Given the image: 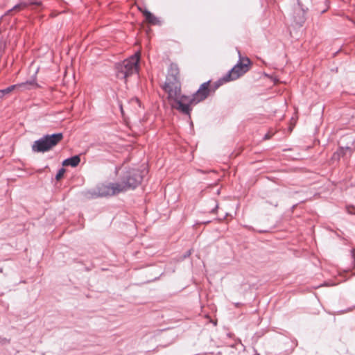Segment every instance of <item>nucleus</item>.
Returning a JSON list of instances; mask_svg holds the SVG:
<instances>
[{
  "mask_svg": "<svg viewBox=\"0 0 355 355\" xmlns=\"http://www.w3.org/2000/svg\"><path fill=\"white\" fill-rule=\"evenodd\" d=\"M80 162L79 155H74L64 159L62 162L63 166H71L72 167L77 166Z\"/></svg>",
  "mask_w": 355,
  "mask_h": 355,
  "instance_id": "obj_13",
  "label": "nucleus"
},
{
  "mask_svg": "<svg viewBox=\"0 0 355 355\" xmlns=\"http://www.w3.org/2000/svg\"><path fill=\"white\" fill-rule=\"evenodd\" d=\"M172 107L183 114L190 116L192 106L196 105L191 96L181 95L172 98Z\"/></svg>",
  "mask_w": 355,
  "mask_h": 355,
  "instance_id": "obj_5",
  "label": "nucleus"
},
{
  "mask_svg": "<svg viewBox=\"0 0 355 355\" xmlns=\"http://www.w3.org/2000/svg\"><path fill=\"white\" fill-rule=\"evenodd\" d=\"M274 205H275V207H277V202H275V203L274 204Z\"/></svg>",
  "mask_w": 355,
  "mask_h": 355,
  "instance_id": "obj_21",
  "label": "nucleus"
},
{
  "mask_svg": "<svg viewBox=\"0 0 355 355\" xmlns=\"http://www.w3.org/2000/svg\"><path fill=\"white\" fill-rule=\"evenodd\" d=\"M271 137H272V135H271L269 132H268L267 134H266V135H264V137H263V139H265V140H266V139H270V138H271Z\"/></svg>",
  "mask_w": 355,
  "mask_h": 355,
  "instance_id": "obj_20",
  "label": "nucleus"
},
{
  "mask_svg": "<svg viewBox=\"0 0 355 355\" xmlns=\"http://www.w3.org/2000/svg\"><path fill=\"white\" fill-rule=\"evenodd\" d=\"M297 4L300 9V13L298 14L297 16H295V21L296 24H299L300 26H302V24L304 23L306 20V10L302 7V5L300 3V0H297Z\"/></svg>",
  "mask_w": 355,
  "mask_h": 355,
  "instance_id": "obj_12",
  "label": "nucleus"
},
{
  "mask_svg": "<svg viewBox=\"0 0 355 355\" xmlns=\"http://www.w3.org/2000/svg\"><path fill=\"white\" fill-rule=\"evenodd\" d=\"M3 272L2 268H0V273Z\"/></svg>",
  "mask_w": 355,
  "mask_h": 355,
  "instance_id": "obj_22",
  "label": "nucleus"
},
{
  "mask_svg": "<svg viewBox=\"0 0 355 355\" xmlns=\"http://www.w3.org/2000/svg\"><path fill=\"white\" fill-rule=\"evenodd\" d=\"M191 254V250H187L183 255H182V259H187L189 257Z\"/></svg>",
  "mask_w": 355,
  "mask_h": 355,
  "instance_id": "obj_19",
  "label": "nucleus"
},
{
  "mask_svg": "<svg viewBox=\"0 0 355 355\" xmlns=\"http://www.w3.org/2000/svg\"><path fill=\"white\" fill-rule=\"evenodd\" d=\"M139 10L142 12L144 15L146 21L151 24V25H161V21L155 17L153 13H151L150 11H148L146 9L142 10L141 8H139Z\"/></svg>",
  "mask_w": 355,
  "mask_h": 355,
  "instance_id": "obj_10",
  "label": "nucleus"
},
{
  "mask_svg": "<svg viewBox=\"0 0 355 355\" xmlns=\"http://www.w3.org/2000/svg\"><path fill=\"white\" fill-rule=\"evenodd\" d=\"M98 196L100 197H106L116 195L121 193L119 188V183H109L108 184H102L97 188Z\"/></svg>",
  "mask_w": 355,
  "mask_h": 355,
  "instance_id": "obj_7",
  "label": "nucleus"
},
{
  "mask_svg": "<svg viewBox=\"0 0 355 355\" xmlns=\"http://www.w3.org/2000/svg\"><path fill=\"white\" fill-rule=\"evenodd\" d=\"M225 82L223 78L222 80H218V81L215 82L211 87H209L211 90L214 92L216 89H217L222 84L223 82Z\"/></svg>",
  "mask_w": 355,
  "mask_h": 355,
  "instance_id": "obj_16",
  "label": "nucleus"
},
{
  "mask_svg": "<svg viewBox=\"0 0 355 355\" xmlns=\"http://www.w3.org/2000/svg\"><path fill=\"white\" fill-rule=\"evenodd\" d=\"M31 85H37L35 81H26L25 83H22L20 84H16L10 85L5 89H0V98H3L6 95L10 94L17 87H24V89H30L28 86Z\"/></svg>",
  "mask_w": 355,
  "mask_h": 355,
  "instance_id": "obj_9",
  "label": "nucleus"
},
{
  "mask_svg": "<svg viewBox=\"0 0 355 355\" xmlns=\"http://www.w3.org/2000/svg\"><path fill=\"white\" fill-rule=\"evenodd\" d=\"M179 69L175 64L170 65L168 72L166 76H172L173 78H178Z\"/></svg>",
  "mask_w": 355,
  "mask_h": 355,
  "instance_id": "obj_14",
  "label": "nucleus"
},
{
  "mask_svg": "<svg viewBox=\"0 0 355 355\" xmlns=\"http://www.w3.org/2000/svg\"><path fill=\"white\" fill-rule=\"evenodd\" d=\"M25 7V4L19 3L12 7V8L8 10V12H10L13 10H20L22 8Z\"/></svg>",
  "mask_w": 355,
  "mask_h": 355,
  "instance_id": "obj_18",
  "label": "nucleus"
},
{
  "mask_svg": "<svg viewBox=\"0 0 355 355\" xmlns=\"http://www.w3.org/2000/svg\"><path fill=\"white\" fill-rule=\"evenodd\" d=\"M143 176L141 172L136 169H130L125 173L119 183L121 192L133 190L141 182Z\"/></svg>",
  "mask_w": 355,
  "mask_h": 355,
  "instance_id": "obj_3",
  "label": "nucleus"
},
{
  "mask_svg": "<svg viewBox=\"0 0 355 355\" xmlns=\"http://www.w3.org/2000/svg\"><path fill=\"white\" fill-rule=\"evenodd\" d=\"M85 196L87 198H92V199L100 198V196H98V192L97 189H92V190L87 191Z\"/></svg>",
  "mask_w": 355,
  "mask_h": 355,
  "instance_id": "obj_15",
  "label": "nucleus"
},
{
  "mask_svg": "<svg viewBox=\"0 0 355 355\" xmlns=\"http://www.w3.org/2000/svg\"><path fill=\"white\" fill-rule=\"evenodd\" d=\"M209 84V80L202 83L200 86L199 89L192 96H191L192 97L193 102L198 104L209 96L211 92Z\"/></svg>",
  "mask_w": 355,
  "mask_h": 355,
  "instance_id": "obj_8",
  "label": "nucleus"
},
{
  "mask_svg": "<svg viewBox=\"0 0 355 355\" xmlns=\"http://www.w3.org/2000/svg\"><path fill=\"white\" fill-rule=\"evenodd\" d=\"M163 89L168 94V98L172 99L180 96L181 92V86L178 78L166 76Z\"/></svg>",
  "mask_w": 355,
  "mask_h": 355,
  "instance_id": "obj_6",
  "label": "nucleus"
},
{
  "mask_svg": "<svg viewBox=\"0 0 355 355\" xmlns=\"http://www.w3.org/2000/svg\"><path fill=\"white\" fill-rule=\"evenodd\" d=\"M63 139L62 133L45 135L34 141L32 150L36 153H45L55 146Z\"/></svg>",
  "mask_w": 355,
  "mask_h": 355,
  "instance_id": "obj_2",
  "label": "nucleus"
},
{
  "mask_svg": "<svg viewBox=\"0 0 355 355\" xmlns=\"http://www.w3.org/2000/svg\"><path fill=\"white\" fill-rule=\"evenodd\" d=\"M352 154V149L349 147H340L333 155L332 158L335 160L340 159V157L345 156L351 157Z\"/></svg>",
  "mask_w": 355,
  "mask_h": 355,
  "instance_id": "obj_11",
  "label": "nucleus"
},
{
  "mask_svg": "<svg viewBox=\"0 0 355 355\" xmlns=\"http://www.w3.org/2000/svg\"><path fill=\"white\" fill-rule=\"evenodd\" d=\"M139 60L140 54L137 52L123 61L116 63L115 64L116 77L121 80H126L133 74L137 73Z\"/></svg>",
  "mask_w": 355,
  "mask_h": 355,
  "instance_id": "obj_1",
  "label": "nucleus"
},
{
  "mask_svg": "<svg viewBox=\"0 0 355 355\" xmlns=\"http://www.w3.org/2000/svg\"><path fill=\"white\" fill-rule=\"evenodd\" d=\"M239 53L240 52L239 51ZM250 60L248 57H241L239 54V59L236 65L223 77L225 82L234 80L245 74L250 69Z\"/></svg>",
  "mask_w": 355,
  "mask_h": 355,
  "instance_id": "obj_4",
  "label": "nucleus"
},
{
  "mask_svg": "<svg viewBox=\"0 0 355 355\" xmlns=\"http://www.w3.org/2000/svg\"><path fill=\"white\" fill-rule=\"evenodd\" d=\"M64 173H65V169L64 168H61L60 169H59V171H58V173L55 175V179L57 180H60L63 177Z\"/></svg>",
  "mask_w": 355,
  "mask_h": 355,
  "instance_id": "obj_17",
  "label": "nucleus"
}]
</instances>
